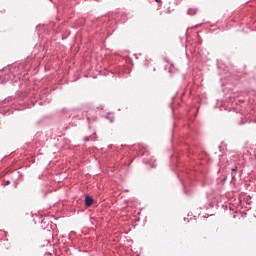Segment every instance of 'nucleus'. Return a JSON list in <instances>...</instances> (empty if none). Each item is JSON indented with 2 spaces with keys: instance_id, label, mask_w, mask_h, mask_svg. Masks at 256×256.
<instances>
[{
  "instance_id": "f257e3e1",
  "label": "nucleus",
  "mask_w": 256,
  "mask_h": 256,
  "mask_svg": "<svg viewBox=\"0 0 256 256\" xmlns=\"http://www.w3.org/2000/svg\"><path fill=\"white\" fill-rule=\"evenodd\" d=\"M85 205L86 207H91L93 205V198L90 196L85 197Z\"/></svg>"
},
{
  "instance_id": "f03ea898",
  "label": "nucleus",
  "mask_w": 256,
  "mask_h": 256,
  "mask_svg": "<svg viewBox=\"0 0 256 256\" xmlns=\"http://www.w3.org/2000/svg\"><path fill=\"white\" fill-rule=\"evenodd\" d=\"M235 173H237V167L232 168V177H235Z\"/></svg>"
},
{
  "instance_id": "7ed1b4c3",
  "label": "nucleus",
  "mask_w": 256,
  "mask_h": 256,
  "mask_svg": "<svg viewBox=\"0 0 256 256\" xmlns=\"http://www.w3.org/2000/svg\"><path fill=\"white\" fill-rule=\"evenodd\" d=\"M156 1V3H161V0H155Z\"/></svg>"
}]
</instances>
